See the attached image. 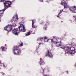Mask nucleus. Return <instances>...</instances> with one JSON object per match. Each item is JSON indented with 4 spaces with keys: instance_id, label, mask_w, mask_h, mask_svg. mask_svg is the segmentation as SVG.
<instances>
[{
    "instance_id": "21",
    "label": "nucleus",
    "mask_w": 76,
    "mask_h": 76,
    "mask_svg": "<svg viewBox=\"0 0 76 76\" xmlns=\"http://www.w3.org/2000/svg\"><path fill=\"white\" fill-rule=\"evenodd\" d=\"M13 25V26H16V24L15 23H13L12 24Z\"/></svg>"
},
{
    "instance_id": "31",
    "label": "nucleus",
    "mask_w": 76,
    "mask_h": 76,
    "mask_svg": "<svg viewBox=\"0 0 76 76\" xmlns=\"http://www.w3.org/2000/svg\"><path fill=\"white\" fill-rule=\"evenodd\" d=\"M39 45H41V43H39Z\"/></svg>"
},
{
    "instance_id": "29",
    "label": "nucleus",
    "mask_w": 76,
    "mask_h": 76,
    "mask_svg": "<svg viewBox=\"0 0 76 76\" xmlns=\"http://www.w3.org/2000/svg\"><path fill=\"white\" fill-rule=\"evenodd\" d=\"M57 17L58 18V17H59V16H57Z\"/></svg>"
},
{
    "instance_id": "25",
    "label": "nucleus",
    "mask_w": 76,
    "mask_h": 76,
    "mask_svg": "<svg viewBox=\"0 0 76 76\" xmlns=\"http://www.w3.org/2000/svg\"><path fill=\"white\" fill-rule=\"evenodd\" d=\"M38 48H39V46H38V47H37L36 48V50H38Z\"/></svg>"
},
{
    "instance_id": "37",
    "label": "nucleus",
    "mask_w": 76,
    "mask_h": 76,
    "mask_svg": "<svg viewBox=\"0 0 76 76\" xmlns=\"http://www.w3.org/2000/svg\"><path fill=\"white\" fill-rule=\"evenodd\" d=\"M38 53V52H37V53Z\"/></svg>"
},
{
    "instance_id": "15",
    "label": "nucleus",
    "mask_w": 76,
    "mask_h": 76,
    "mask_svg": "<svg viewBox=\"0 0 76 76\" xmlns=\"http://www.w3.org/2000/svg\"><path fill=\"white\" fill-rule=\"evenodd\" d=\"M1 48L2 49V51H5L6 50H7V48H5L3 47H1Z\"/></svg>"
},
{
    "instance_id": "36",
    "label": "nucleus",
    "mask_w": 76,
    "mask_h": 76,
    "mask_svg": "<svg viewBox=\"0 0 76 76\" xmlns=\"http://www.w3.org/2000/svg\"><path fill=\"white\" fill-rule=\"evenodd\" d=\"M63 11V10H62V11Z\"/></svg>"
},
{
    "instance_id": "16",
    "label": "nucleus",
    "mask_w": 76,
    "mask_h": 76,
    "mask_svg": "<svg viewBox=\"0 0 76 76\" xmlns=\"http://www.w3.org/2000/svg\"><path fill=\"white\" fill-rule=\"evenodd\" d=\"M32 27L33 28H35V27L34 26V22H35V21H34V20H32Z\"/></svg>"
},
{
    "instance_id": "27",
    "label": "nucleus",
    "mask_w": 76,
    "mask_h": 76,
    "mask_svg": "<svg viewBox=\"0 0 76 76\" xmlns=\"http://www.w3.org/2000/svg\"><path fill=\"white\" fill-rule=\"evenodd\" d=\"M66 72H67V73L68 74V73H69V71H67Z\"/></svg>"
},
{
    "instance_id": "18",
    "label": "nucleus",
    "mask_w": 76,
    "mask_h": 76,
    "mask_svg": "<svg viewBox=\"0 0 76 76\" xmlns=\"http://www.w3.org/2000/svg\"><path fill=\"white\" fill-rule=\"evenodd\" d=\"M0 65L1 66H3V67H5V65L1 63V61L0 60Z\"/></svg>"
},
{
    "instance_id": "4",
    "label": "nucleus",
    "mask_w": 76,
    "mask_h": 76,
    "mask_svg": "<svg viewBox=\"0 0 76 76\" xmlns=\"http://www.w3.org/2000/svg\"><path fill=\"white\" fill-rule=\"evenodd\" d=\"M18 28V31H22V32H25L26 31L25 28L24 27V26L22 24H20V26Z\"/></svg>"
},
{
    "instance_id": "22",
    "label": "nucleus",
    "mask_w": 76,
    "mask_h": 76,
    "mask_svg": "<svg viewBox=\"0 0 76 76\" xmlns=\"http://www.w3.org/2000/svg\"><path fill=\"white\" fill-rule=\"evenodd\" d=\"M61 11H60V12H59L58 13V15H60V14H61Z\"/></svg>"
},
{
    "instance_id": "3",
    "label": "nucleus",
    "mask_w": 76,
    "mask_h": 76,
    "mask_svg": "<svg viewBox=\"0 0 76 76\" xmlns=\"http://www.w3.org/2000/svg\"><path fill=\"white\" fill-rule=\"evenodd\" d=\"M19 46H15L13 47V50L14 55H19L21 53V50L20 49H18Z\"/></svg>"
},
{
    "instance_id": "33",
    "label": "nucleus",
    "mask_w": 76,
    "mask_h": 76,
    "mask_svg": "<svg viewBox=\"0 0 76 76\" xmlns=\"http://www.w3.org/2000/svg\"><path fill=\"white\" fill-rule=\"evenodd\" d=\"M1 17H2V16H1V17H0V18H1Z\"/></svg>"
},
{
    "instance_id": "10",
    "label": "nucleus",
    "mask_w": 76,
    "mask_h": 76,
    "mask_svg": "<svg viewBox=\"0 0 76 76\" xmlns=\"http://www.w3.org/2000/svg\"><path fill=\"white\" fill-rule=\"evenodd\" d=\"M60 38H57L56 37H53V39H51V42H55V44L58 41V39H59Z\"/></svg>"
},
{
    "instance_id": "11",
    "label": "nucleus",
    "mask_w": 76,
    "mask_h": 76,
    "mask_svg": "<svg viewBox=\"0 0 76 76\" xmlns=\"http://www.w3.org/2000/svg\"><path fill=\"white\" fill-rule=\"evenodd\" d=\"M62 0V1L61 2V4L62 6H65L66 4L67 3V2H66V1H67V0Z\"/></svg>"
},
{
    "instance_id": "2",
    "label": "nucleus",
    "mask_w": 76,
    "mask_h": 76,
    "mask_svg": "<svg viewBox=\"0 0 76 76\" xmlns=\"http://www.w3.org/2000/svg\"><path fill=\"white\" fill-rule=\"evenodd\" d=\"M13 1H15V0H13L11 1H7L4 0H0V2H3L4 7V9L0 10V18L3 16V13L6 9H7L9 7H10V5L12 3H13Z\"/></svg>"
},
{
    "instance_id": "13",
    "label": "nucleus",
    "mask_w": 76,
    "mask_h": 76,
    "mask_svg": "<svg viewBox=\"0 0 76 76\" xmlns=\"http://www.w3.org/2000/svg\"><path fill=\"white\" fill-rule=\"evenodd\" d=\"M40 65H42V64H45V62L43 61H42V60L41 58H40V61H39V63Z\"/></svg>"
},
{
    "instance_id": "9",
    "label": "nucleus",
    "mask_w": 76,
    "mask_h": 76,
    "mask_svg": "<svg viewBox=\"0 0 76 76\" xmlns=\"http://www.w3.org/2000/svg\"><path fill=\"white\" fill-rule=\"evenodd\" d=\"M69 10L72 13H76V7H72L69 8Z\"/></svg>"
},
{
    "instance_id": "5",
    "label": "nucleus",
    "mask_w": 76,
    "mask_h": 76,
    "mask_svg": "<svg viewBox=\"0 0 76 76\" xmlns=\"http://www.w3.org/2000/svg\"><path fill=\"white\" fill-rule=\"evenodd\" d=\"M4 29L9 32L12 30V26L11 25H8L4 27Z\"/></svg>"
},
{
    "instance_id": "1",
    "label": "nucleus",
    "mask_w": 76,
    "mask_h": 76,
    "mask_svg": "<svg viewBox=\"0 0 76 76\" xmlns=\"http://www.w3.org/2000/svg\"><path fill=\"white\" fill-rule=\"evenodd\" d=\"M55 44L57 47H60L61 46V48L65 50V54L69 53L72 55V54H74L75 53H76L75 49V48L73 47L67 46V47H66L63 44L60 42H57Z\"/></svg>"
},
{
    "instance_id": "26",
    "label": "nucleus",
    "mask_w": 76,
    "mask_h": 76,
    "mask_svg": "<svg viewBox=\"0 0 76 76\" xmlns=\"http://www.w3.org/2000/svg\"><path fill=\"white\" fill-rule=\"evenodd\" d=\"M38 55H40V53H38Z\"/></svg>"
},
{
    "instance_id": "17",
    "label": "nucleus",
    "mask_w": 76,
    "mask_h": 76,
    "mask_svg": "<svg viewBox=\"0 0 76 76\" xmlns=\"http://www.w3.org/2000/svg\"><path fill=\"white\" fill-rule=\"evenodd\" d=\"M69 5H67V3L64 6V8H66L67 9V8H69Z\"/></svg>"
},
{
    "instance_id": "24",
    "label": "nucleus",
    "mask_w": 76,
    "mask_h": 76,
    "mask_svg": "<svg viewBox=\"0 0 76 76\" xmlns=\"http://www.w3.org/2000/svg\"><path fill=\"white\" fill-rule=\"evenodd\" d=\"M40 2H43V0H39Z\"/></svg>"
},
{
    "instance_id": "34",
    "label": "nucleus",
    "mask_w": 76,
    "mask_h": 76,
    "mask_svg": "<svg viewBox=\"0 0 76 76\" xmlns=\"http://www.w3.org/2000/svg\"><path fill=\"white\" fill-rule=\"evenodd\" d=\"M61 22H63V21H61Z\"/></svg>"
},
{
    "instance_id": "23",
    "label": "nucleus",
    "mask_w": 76,
    "mask_h": 76,
    "mask_svg": "<svg viewBox=\"0 0 76 76\" xmlns=\"http://www.w3.org/2000/svg\"><path fill=\"white\" fill-rule=\"evenodd\" d=\"M1 75H4V73H3V72H2L1 73Z\"/></svg>"
},
{
    "instance_id": "19",
    "label": "nucleus",
    "mask_w": 76,
    "mask_h": 76,
    "mask_svg": "<svg viewBox=\"0 0 76 76\" xmlns=\"http://www.w3.org/2000/svg\"><path fill=\"white\" fill-rule=\"evenodd\" d=\"M31 34V32H28L27 34H26V36H28Z\"/></svg>"
},
{
    "instance_id": "32",
    "label": "nucleus",
    "mask_w": 76,
    "mask_h": 76,
    "mask_svg": "<svg viewBox=\"0 0 76 76\" xmlns=\"http://www.w3.org/2000/svg\"><path fill=\"white\" fill-rule=\"evenodd\" d=\"M31 32H32V31H31Z\"/></svg>"
},
{
    "instance_id": "35",
    "label": "nucleus",
    "mask_w": 76,
    "mask_h": 76,
    "mask_svg": "<svg viewBox=\"0 0 76 76\" xmlns=\"http://www.w3.org/2000/svg\"><path fill=\"white\" fill-rule=\"evenodd\" d=\"M1 69V67H0V70Z\"/></svg>"
},
{
    "instance_id": "20",
    "label": "nucleus",
    "mask_w": 76,
    "mask_h": 76,
    "mask_svg": "<svg viewBox=\"0 0 76 76\" xmlns=\"http://www.w3.org/2000/svg\"><path fill=\"white\" fill-rule=\"evenodd\" d=\"M20 47H22L23 46V43L22 42H21V44L20 45Z\"/></svg>"
},
{
    "instance_id": "38",
    "label": "nucleus",
    "mask_w": 76,
    "mask_h": 76,
    "mask_svg": "<svg viewBox=\"0 0 76 76\" xmlns=\"http://www.w3.org/2000/svg\"><path fill=\"white\" fill-rule=\"evenodd\" d=\"M43 70H44V69H43ZM43 72H44V70L43 71Z\"/></svg>"
},
{
    "instance_id": "14",
    "label": "nucleus",
    "mask_w": 76,
    "mask_h": 76,
    "mask_svg": "<svg viewBox=\"0 0 76 76\" xmlns=\"http://www.w3.org/2000/svg\"><path fill=\"white\" fill-rule=\"evenodd\" d=\"M49 25V23H48V22H47L46 23V25H45L44 27V28H45L46 30H47L46 28L47 27V25Z\"/></svg>"
},
{
    "instance_id": "8",
    "label": "nucleus",
    "mask_w": 76,
    "mask_h": 76,
    "mask_svg": "<svg viewBox=\"0 0 76 76\" xmlns=\"http://www.w3.org/2000/svg\"><path fill=\"white\" fill-rule=\"evenodd\" d=\"M19 32V31L18 30V28L14 29L12 31V34H14L15 35H17L18 34V33Z\"/></svg>"
},
{
    "instance_id": "6",
    "label": "nucleus",
    "mask_w": 76,
    "mask_h": 76,
    "mask_svg": "<svg viewBox=\"0 0 76 76\" xmlns=\"http://www.w3.org/2000/svg\"><path fill=\"white\" fill-rule=\"evenodd\" d=\"M49 40L47 37L38 38L37 39V41H41L42 43H43V42H48Z\"/></svg>"
},
{
    "instance_id": "7",
    "label": "nucleus",
    "mask_w": 76,
    "mask_h": 76,
    "mask_svg": "<svg viewBox=\"0 0 76 76\" xmlns=\"http://www.w3.org/2000/svg\"><path fill=\"white\" fill-rule=\"evenodd\" d=\"M45 57H48L51 58H53V56L50 52V50H48V52L46 53Z\"/></svg>"
},
{
    "instance_id": "12",
    "label": "nucleus",
    "mask_w": 76,
    "mask_h": 76,
    "mask_svg": "<svg viewBox=\"0 0 76 76\" xmlns=\"http://www.w3.org/2000/svg\"><path fill=\"white\" fill-rule=\"evenodd\" d=\"M13 19L14 21L18 20V15H15L13 17Z\"/></svg>"
},
{
    "instance_id": "30",
    "label": "nucleus",
    "mask_w": 76,
    "mask_h": 76,
    "mask_svg": "<svg viewBox=\"0 0 76 76\" xmlns=\"http://www.w3.org/2000/svg\"><path fill=\"white\" fill-rule=\"evenodd\" d=\"M50 0H48V1H50Z\"/></svg>"
},
{
    "instance_id": "28",
    "label": "nucleus",
    "mask_w": 76,
    "mask_h": 76,
    "mask_svg": "<svg viewBox=\"0 0 76 76\" xmlns=\"http://www.w3.org/2000/svg\"><path fill=\"white\" fill-rule=\"evenodd\" d=\"M31 34H34V33H31Z\"/></svg>"
}]
</instances>
